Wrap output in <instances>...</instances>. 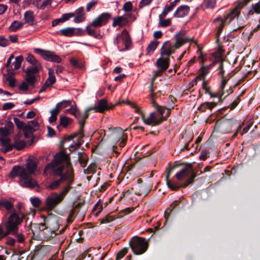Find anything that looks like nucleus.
<instances>
[{"instance_id":"nucleus-51","label":"nucleus","mask_w":260,"mask_h":260,"mask_svg":"<svg viewBox=\"0 0 260 260\" xmlns=\"http://www.w3.org/2000/svg\"><path fill=\"white\" fill-rule=\"evenodd\" d=\"M71 104V101L63 100L60 102L58 103L56 105L59 108L60 110L63 109L70 105Z\"/></svg>"},{"instance_id":"nucleus-33","label":"nucleus","mask_w":260,"mask_h":260,"mask_svg":"<svg viewBox=\"0 0 260 260\" xmlns=\"http://www.w3.org/2000/svg\"><path fill=\"white\" fill-rule=\"evenodd\" d=\"M92 26H90L89 25L86 26L85 31L87 32V34L90 36L94 37L96 39H102L103 38V36L100 32H96L95 29L91 28Z\"/></svg>"},{"instance_id":"nucleus-4","label":"nucleus","mask_w":260,"mask_h":260,"mask_svg":"<svg viewBox=\"0 0 260 260\" xmlns=\"http://www.w3.org/2000/svg\"><path fill=\"white\" fill-rule=\"evenodd\" d=\"M237 127L240 129L242 126L240 123L235 119L221 118L216 122L214 129L217 133L224 134L230 133L233 128H236Z\"/></svg>"},{"instance_id":"nucleus-2","label":"nucleus","mask_w":260,"mask_h":260,"mask_svg":"<svg viewBox=\"0 0 260 260\" xmlns=\"http://www.w3.org/2000/svg\"><path fill=\"white\" fill-rule=\"evenodd\" d=\"M73 169L70 156L66 153L60 152L54 156L53 160L45 168L44 173L47 171H52L55 175L70 171Z\"/></svg>"},{"instance_id":"nucleus-25","label":"nucleus","mask_w":260,"mask_h":260,"mask_svg":"<svg viewBox=\"0 0 260 260\" xmlns=\"http://www.w3.org/2000/svg\"><path fill=\"white\" fill-rule=\"evenodd\" d=\"M138 190L136 191L135 193L138 196H144L145 197L151 190V186L149 183H145L142 184L138 185Z\"/></svg>"},{"instance_id":"nucleus-18","label":"nucleus","mask_w":260,"mask_h":260,"mask_svg":"<svg viewBox=\"0 0 260 260\" xmlns=\"http://www.w3.org/2000/svg\"><path fill=\"white\" fill-rule=\"evenodd\" d=\"M111 17V14L108 12L103 13L94 19L89 25L95 28L100 27L106 24Z\"/></svg>"},{"instance_id":"nucleus-23","label":"nucleus","mask_w":260,"mask_h":260,"mask_svg":"<svg viewBox=\"0 0 260 260\" xmlns=\"http://www.w3.org/2000/svg\"><path fill=\"white\" fill-rule=\"evenodd\" d=\"M120 103H117L115 105H112L111 106H109L108 104V102L107 100L105 99H101L98 102V104L97 106L92 107L94 108V110L96 112L103 113L105 111L109 110L110 109H112L115 106L119 105Z\"/></svg>"},{"instance_id":"nucleus-37","label":"nucleus","mask_w":260,"mask_h":260,"mask_svg":"<svg viewBox=\"0 0 260 260\" xmlns=\"http://www.w3.org/2000/svg\"><path fill=\"white\" fill-rule=\"evenodd\" d=\"M78 137V143H76V145L78 147H79L81 144L82 143L80 142V140L84 137V134L83 133L82 135H81L79 134V131L77 133H75L74 134H72L70 136H67L64 137V141H69L77 137Z\"/></svg>"},{"instance_id":"nucleus-41","label":"nucleus","mask_w":260,"mask_h":260,"mask_svg":"<svg viewBox=\"0 0 260 260\" xmlns=\"http://www.w3.org/2000/svg\"><path fill=\"white\" fill-rule=\"evenodd\" d=\"M209 82L208 80H205L203 81L202 83V88L205 90V93L206 94H208L211 98H214L215 95H214V93H213L211 91V87L208 86Z\"/></svg>"},{"instance_id":"nucleus-54","label":"nucleus","mask_w":260,"mask_h":260,"mask_svg":"<svg viewBox=\"0 0 260 260\" xmlns=\"http://www.w3.org/2000/svg\"><path fill=\"white\" fill-rule=\"evenodd\" d=\"M224 93V91L221 90H219L218 92L214 93V95H215L216 96H215L214 98H218V102H217V104L219 103H222L224 99H222V96H223Z\"/></svg>"},{"instance_id":"nucleus-50","label":"nucleus","mask_w":260,"mask_h":260,"mask_svg":"<svg viewBox=\"0 0 260 260\" xmlns=\"http://www.w3.org/2000/svg\"><path fill=\"white\" fill-rule=\"evenodd\" d=\"M26 60L32 65L41 64L31 54H29L26 58Z\"/></svg>"},{"instance_id":"nucleus-31","label":"nucleus","mask_w":260,"mask_h":260,"mask_svg":"<svg viewBox=\"0 0 260 260\" xmlns=\"http://www.w3.org/2000/svg\"><path fill=\"white\" fill-rule=\"evenodd\" d=\"M73 120L65 116H60L59 118V125L57 126V129L60 131V126L67 127L69 125L72 123Z\"/></svg>"},{"instance_id":"nucleus-58","label":"nucleus","mask_w":260,"mask_h":260,"mask_svg":"<svg viewBox=\"0 0 260 260\" xmlns=\"http://www.w3.org/2000/svg\"><path fill=\"white\" fill-rule=\"evenodd\" d=\"M159 21V25L163 27H166L168 26H169L171 23V19H162L161 20Z\"/></svg>"},{"instance_id":"nucleus-8","label":"nucleus","mask_w":260,"mask_h":260,"mask_svg":"<svg viewBox=\"0 0 260 260\" xmlns=\"http://www.w3.org/2000/svg\"><path fill=\"white\" fill-rule=\"evenodd\" d=\"M249 0H243L239 2L226 15L225 17V21L230 23L236 17H239L240 15L242 9L247 4Z\"/></svg>"},{"instance_id":"nucleus-13","label":"nucleus","mask_w":260,"mask_h":260,"mask_svg":"<svg viewBox=\"0 0 260 260\" xmlns=\"http://www.w3.org/2000/svg\"><path fill=\"white\" fill-rule=\"evenodd\" d=\"M122 39L123 43L124 45V49H119L120 51H123L124 50H129L131 48L132 40L131 37L126 29H124L121 34H118L114 40V43L115 45H118L120 39Z\"/></svg>"},{"instance_id":"nucleus-3","label":"nucleus","mask_w":260,"mask_h":260,"mask_svg":"<svg viewBox=\"0 0 260 260\" xmlns=\"http://www.w3.org/2000/svg\"><path fill=\"white\" fill-rule=\"evenodd\" d=\"M24 217L25 215L21 212L19 213L15 209H14L8 217V221L5 222V225L7 231L4 236H7L9 234H17L18 226L21 224Z\"/></svg>"},{"instance_id":"nucleus-32","label":"nucleus","mask_w":260,"mask_h":260,"mask_svg":"<svg viewBox=\"0 0 260 260\" xmlns=\"http://www.w3.org/2000/svg\"><path fill=\"white\" fill-rule=\"evenodd\" d=\"M24 20L25 23H28L30 25H32L35 21L34 12L32 11H27L24 14Z\"/></svg>"},{"instance_id":"nucleus-10","label":"nucleus","mask_w":260,"mask_h":260,"mask_svg":"<svg viewBox=\"0 0 260 260\" xmlns=\"http://www.w3.org/2000/svg\"><path fill=\"white\" fill-rule=\"evenodd\" d=\"M151 104L154 108L156 109L157 111L159 113L160 116L156 117L158 118H162V122L164 120V114L165 111V110H167V114L166 116L168 117L170 115L171 113V109L174 108L173 105L174 104V103L173 102L172 100H171V102L172 103V105L170 106L171 108H168L164 106H160L158 105L155 102V101L154 99V93H153V90L152 89H151Z\"/></svg>"},{"instance_id":"nucleus-40","label":"nucleus","mask_w":260,"mask_h":260,"mask_svg":"<svg viewBox=\"0 0 260 260\" xmlns=\"http://www.w3.org/2000/svg\"><path fill=\"white\" fill-rule=\"evenodd\" d=\"M49 77L45 82L47 83L49 86L53 85L56 81V78L54 75V70L52 69H49Z\"/></svg>"},{"instance_id":"nucleus-19","label":"nucleus","mask_w":260,"mask_h":260,"mask_svg":"<svg viewBox=\"0 0 260 260\" xmlns=\"http://www.w3.org/2000/svg\"><path fill=\"white\" fill-rule=\"evenodd\" d=\"M186 31L181 30L175 35L174 39L175 43L173 45L175 49H179L185 43L192 41L191 39L184 37Z\"/></svg>"},{"instance_id":"nucleus-48","label":"nucleus","mask_w":260,"mask_h":260,"mask_svg":"<svg viewBox=\"0 0 260 260\" xmlns=\"http://www.w3.org/2000/svg\"><path fill=\"white\" fill-rule=\"evenodd\" d=\"M14 122H15L17 127L19 129H23L25 124L21 120H20L19 118L17 117H14L13 118Z\"/></svg>"},{"instance_id":"nucleus-36","label":"nucleus","mask_w":260,"mask_h":260,"mask_svg":"<svg viewBox=\"0 0 260 260\" xmlns=\"http://www.w3.org/2000/svg\"><path fill=\"white\" fill-rule=\"evenodd\" d=\"M159 42L156 40H153L150 42V43L148 44L147 48H146V55H151L152 54L153 52L157 48Z\"/></svg>"},{"instance_id":"nucleus-57","label":"nucleus","mask_w":260,"mask_h":260,"mask_svg":"<svg viewBox=\"0 0 260 260\" xmlns=\"http://www.w3.org/2000/svg\"><path fill=\"white\" fill-rule=\"evenodd\" d=\"M199 72L201 73L200 75H199L198 76L199 78L203 80V81H205L206 80V76L208 74L209 71L207 69H204L201 70V68L199 69Z\"/></svg>"},{"instance_id":"nucleus-47","label":"nucleus","mask_w":260,"mask_h":260,"mask_svg":"<svg viewBox=\"0 0 260 260\" xmlns=\"http://www.w3.org/2000/svg\"><path fill=\"white\" fill-rule=\"evenodd\" d=\"M128 248L125 247L121 249L116 254L115 260H120L127 253Z\"/></svg>"},{"instance_id":"nucleus-28","label":"nucleus","mask_w":260,"mask_h":260,"mask_svg":"<svg viewBox=\"0 0 260 260\" xmlns=\"http://www.w3.org/2000/svg\"><path fill=\"white\" fill-rule=\"evenodd\" d=\"M155 65L160 69L165 71L169 67L170 58L168 57L165 58L161 57L157 59Z\"/></svg>"},{"instance_id":"nucleus-15","label":"nucleus","mask_w":260,"mask_h":260,"mask_svg":"<svg viewBox=\"0 0 260 260\" xmlns=\"http://www.w3.org/2000/svg\"><path fill=\"white\" fill-rule=\"evenodd\" d=\"M45 173H49L55 178L59 177L58 179L52 181L48 186L49 188L53 190L57 188L61 183L66 181L68 178V176L69 174V171H67L65 173H61L60 175H55L52 171H47Z\"/></svg>"},{"instance_id":"nucleus-5","label":"nucleus","mask_w":260,"mask_h":260,"mask_svg":"<svg viewBox=\"0 0 260 260\" xmlns=\"http://www.w3.org/2000/svg\"><path fill=\"white\" fill-rule=\"evenodd\" d=\"M175 176L178 180H182L185 177L190 176L185 183L181 185H179L180 188H186L188 185L193 182L197 175L193 173L191 165L188 164L182 168L179 172H177Z\"/></svg>"},{"instance_id":"nucleus-42","label":"nucleus","mask_w":260,"mask_h":260,"mask_svg":"<svg viewBox=\"0 0 260 260\" xmlns=\"http://www.w3.org/2000/svg\"><path fill=\"white\" fill-rule=\"evenodd\" d=\"M24 23L18 21H14L9 27V29L14 32H16L20 29L22 28Z\"/></svg>"},{"instance_id":"nucleus-38","label":"nucleus","mask_w":260,"mask_h":260,"mask_svg":"<svg viewBox=\"0 0 260 260\" xmlns=\"http://www.w3.org/2000/svg\"><path fill=\"white\" fill-rule=\"evenodd\" d=\"M13 144V148H16L18 150L23 149L25 146V142L23 140H19L18 136L14 138V143Z\"/></svg>"},{"instance_id":"nucleus-34","label":"nucleus","mask_w":260,"mask_h":260,"mask_svg":"<svg viewBox=\"0 0 260 260\" xmlns=\"http://www.w3.org/2000/svg\"><path fill=\"white\" fill-rule=\"evenodd\" d=\"M217 105V103L215 102H205L202 103L198 108V110L202 111L205 112L207 109L212 110Z\"/></svg>"},{"instance_id":"nucleus-6","label":"nucleus","mask_w":260,"mask_h":260,"mask_svg":"<svg viewBox=\"0 0 260 260\" xmlns=\"http://www.w3.org/2000/svg\"><path fill=\"white\" fill-rule=\"evenodd\" d=\"M129 245L136 255L145 253L148 247V243L146 239L138 237L132 238L129 242Z\"/></svg>"},{"instance_id":"nucleus-60","label":"nucleus","mask_w":260,"mask_h":260,"mask_svg":"<svg viewBox=\"0 0 260 260\" xmlns=\"http://www.w3.org/2000/svg\"><path fill=\"white\" fill-rule=\"evenodd\" d=\"M9 45V42L7 39L3 36H0V46L5 47Z\"/></svg>"},{"instance_id":"nucleus-49","label":"nucleus","mask_w":260,"mask_h":260,"mask_svg":"<svg viewBox=\"0 0 260 260\" xmlns=\"http://www.w3.org/2000/svg\"><path fill=\"white\" fill-rule=\"evenodd\" d=\"M27 76L26 78V82L30 85L34 86L37 81L36 77L34 75L26 74Z\"/></svg>"},{"instance_id":"nucleus-9","label":"nucleus","mask_w":260,"mask_h":260,"mask_svg":"<svg viewBox=\"0 0 260 260\" xmlns=\"http://www.w3.org/2000/svg\"><path fill=\"white\" fill-rule=\"evenodd\" d=\"M35 51L36 53L40 54L41 57L45 60L55 63H60L61 58L53 52L44 50L39 48H35Z\"/></svg>"},{"instance_id":"nucleus-29","label":"nucleus","mask_w":260,"mask_h":260,"mask_svg":"<svg viewBox=\"0 0 260 260\" xmlns=\"http://www.w3.org/2000/svg\"><path fill=\"white\" fill-rule=\"evenodd\" d=\"M2 208H5L8 211L13 212L14 209L13 203L5 198L0 199V209Z\"/></svg>"},{"instance_id":"nucleus-35","label":"nucleus","mask_w":260,"mask_h":260,"mask_svg":"<svg viewBox=\"0 0 260 260\" xmlns=\"http://www.w3.org/2000/svg\"><path fill=\"white\" fill-rule=\"evenodd\" d=\"M75 29L74 27H66L57 31V34L65 37H72L74 35Z\"/></svg>"},{"instance_id":"nucleus-43","label":"nucleus","mask_w":260,"mask_h":260,"mask_svg":"<svg viewBox=\"0 0 260 260\" xmlns=\"http://www.w3.org/2000/svg\"><path fill=\"white\" fill-rule=\"evenodd\" d=\"M81 203H78L75 205L70 211L69 218H68V220L70 222H72L73 221V219L74 218V216L76 213V210L79 208L81 206Z\"/></svg>"},{"instance_id":"nucleus-14","label":"nucleus","mask_w":260,"mask_h":260,"mask_svg":"<svg viewBox=\"0 0 260 260\" xmlns=\"http://www.w3.org/2000/svg\"><path fill=\"white\" fill-rule=\"evenodd\" d=\"M60 219L59 216L51 214L44 219V223L47 225V227L55 232L58 231Z\"/></svg>"},{"instance_id":"nucleus-12","label":"nucleus","mask_w":260,"mask_h":260,"mask_svg":"<svg viewBox=\"0 0 260 260\" xmlns=\"http://www.w3.org/2000/svg\"><path fill=\"white\" fill-rule=\"evenodd\" d=\"M68 179L66 180V184L63 186L61 189L58 196L60 197L62 201L63 200L66 195L69 193L70 190L72 188V184L74 181V170L72 169L69 171V174L68 176Z\"/></svg>"},{"instance_id":"nucleus-24","label":"nucleus","mask_w":260,"mask_h":260,"mask_svg":"<svg viewBox=\"0 0 260 260\" xmlns=\"http://www.w3.org/2000/svg\"><path fill=\"white\" fill-rule=\"evenodd\" d=\"M73 14H74V22L75 23H79L82 22L86 19L85 13L84 11L83 7L77 9Z\"/></svg>"},{"instance_id":"nucleus-52","label":"nucleus","mask_w":260,"mask_h":260,"mask_svg":"<svg viewBox=\"0 0 260 260\" xmlns=\"http://www.w3.org/2000/svg\"><path fill=\"white\" fill-rule=\"evenodd\" d=\"M216 3V0H204V5L206 8H213Z\"/></svg>"},{"instance_id":"nucleus-20","label":"nucleus","mask_w":260,"mask_h":260,"mask_svg":"<svg viewBox=\"0 0 260 260\" xmlns=\"http://www.w3.org/2000/svg\"><path fill=\"white\" fill-rule=\"evenodd\" d=\"M68 111H72L71 113L78 120V123L80 125L79 134L82 135L84 125L85 124V121L83 120L82 113L77 108H73V106H71L70 109L67 110Z\"/></svg>"},{"instance_id":"nucleus-56","label":"nucleus","mask_w":260,"mask_h":260,"mask_svg":"<svg viewBox=\"0 0 260 260\" xmlns=\"http://www.w3.org/2000/svg\"><path fill=\"white\" fill-rule=\"evenodd\" d=\"M30 202L32 205L35 208L39 207L41 202L40 199L38 197L31 198Z\"/></svg>"},{"instance_id":"nucleus-64","label":"nucleus","mask_w":260,"mask_h":260,"mask_svg":"<svg viewBox=\"0 0 260 260\" xmlns=\"http://www.w3.org/2000/svg\"><path fill=\"white\" fill-rule=\"evenodd\" d=\"M253 10L255 13L258 14L260 13V1L255 4L252 5Z\"/></svg>"},{"instance_id":"nucleus-26","label":"nucleus","mask_w":260,"mask_h":260,"mask_svg":"<svg viewBox=\"0 0 260 260\" xmlns=\"http://www.w3.org/2000/svg\"><path fill=\"white\" fill-rule=\"evenodd\" d=\"M190 10V8L187 5H182L179 7L173 16L176 18H182L188 15Z\"/></svg>"},{"instance_id":"nucleus-1","label":"nucleus","mask_w":260,"mask_h":260,"mask_svg":"<svg viewBox=\"0 0 260 260\" xmlns=\"http://www.w3.org/2000/svg\"><path fill=\"white\" fill-rule=\"evenodd\" d=\"M37 169V162L34 157H29L26 161L25 167L19 165L14 166L11 171L9 177L14 179L19 177V184L23 187L34 188L37 186L36 181L31 177Z\"/></svg>"},{"instance_id":"nucleus-61","label":"nucleus","mask_w":260,"mask_h":260,"mask_svg":"<svg viewBox=\"0 0 260 260\" xmlns=\"http://www.w3.org/2000/svg\"><path fill=\"white\" fill-rule=\"evenodd\" d=\"M94 108L92 107H90L87 108L84 113H82L83 115V120L85 121V120L88 118L89 115V112L94 110Z\"/></svg>"},{"instance_id":"nucleus-22","label":"nucleus","mask_w":260,"mask_h":260,"mask_svg":"<svg viewBox=\"0 0 260 260\" xmlns=\"http://www.w3.org/2000/svg\"><path fill=\"white\" fill-rule=\"evenodd\" d=\"M133 15L131 13L126 14L123 16H118L113 19L112 26L116 27L118 25L119 27H123L128 23V19L132 17Z\"/></svg>"},{"instance_id":"nucleus-27","label":"nucleus","mask_w":260,"mask_h":260,"mask_svg":"<svg viewBox=\"0 0 260 260\" xmlns=\"http://www.w3.org/2000/svg\"><path fill=\"white\" fill-rule=\"evenodd\" d=\"M173 169L174 167H170L167 169L166 181L167 186L169 188L171 189L172 190L177 191L180 189V186L176 183H172L169 180L170 176Z\"/></svg>"},{"instance_id":"nucleus-7","label":"nucleus","mask_w":260,"mask_h":260,"mask_svg":"<svg viewBox=\"0 0 260 260\" xmlns=\"http://www.w3.org/2000/svg\"><path fill=\"white\" fill-rule=\"evenodd\" d=\"M125 103L127 105H131L135 109L136 112L141 115V118L145 124L156 126L162 123V118H158L156 117L155 113L151 112L147 118H145V114L135 104L132 103L129 101L126 102Z\"/></svg>"},{"instance_id":"nucleus-55","label":"nucleus","mask_w":260,"mask_h":260,"mask_svg":"<svg viewBox=\"0 0 260 260\" xmlns=\"http://www.w3.org/2000/svg\"><path fill=\"white\" fill-rule=\"evenodd\" d=\"M132 3L128 1L124 4L122 10L126 12H129L132 11Z\"/></svg>"},{"instance_id":"nucleus-62","label":"nucleus","mask_w":260,"mask_h":260,"mask_svg":"<svg viewBox=\"0 0 260 260\" xmlns=\"http://www.w3.org/2000/svg\"><path fill=\"white\" fill-rule=\"evenodd\" d=\"M97 2L94 0H92L91 2L88 3L86 5V11L89 12L91 10L93 9Z\"/></svg>"},{"instance_id":"nucleus-30","label":"nucleus","mask_w":260,"mask_h":260,"mask_svg":"<svg viewBox=\"0 0 260 260\" xmlns=\"http://www.w3.org/2000/svg\"><path fill=\"white\" fill-rule=\"evenodd\" d=\"M171 47V42L170 41H167L164 42L160 49V55L161 56H169L171 55V52L170 51L169 48Z\"/></svg>"},{"instance_id":"nucleus-11","label":"nucleus","mask_w":260,"mask_h":260,"mask_svg":"<svg viewBox=\"0 0 260 260\" xmlns=\"http://www.w3.org/2000/svg\"><path fill=\"white\" fill-rule=\"evenodd\" d=\"M51 250V246L45 245H38L35 246L33 251L31 252L32 258L37 259L43 258Z\"/></svg>"},{"instance_id":"nucleus-39","label":"nucleus","mask_w":260,"mask_h":260,"mask_svg":"<svg viewBox=\"0 0 260 260\" xmlns=\"http://www.w3.org/2000/svg\"><path fill=\"white\" fill-rule=\"evenodd\" d=\"M41 69V64H35L30 68H27L25 73L26 74L33 75L38 73Z\"/></svg>"},{"instance_id":"nucleus-16","label":"nucleus","mask_w":260,"mask_h":260,"mask_svg":"<svg viewBox=\"0 0 260 260\" xmlns=\"http://www.w3.org/2000/svg\"><path fill=\"white\" fill-rule=\"evenodd\" d=\"M62 201L57 193L53 192L46 198L45 204L47 209L52 211Z\"/></svg>"},{"instance_id":"nucleus-44","label":"nucleus","mask_w":260,"mask_h":260,"mask_svg":"<svg viewBox=\"0 0 260 260\" xmlns=\"http://www.w3.org/2000/svg\"><path fill=\"white\" fill-rule=\"evenodd\" d=\"M78 159L81 167L83 168L85 167L88 161V158L86 155L85 154L80 153Z\"/></svg>"},{"instance_id":"nucleus-53","label":"nucleus","mask_w":260,"mask_h":260,"mask_svg":"<svg viewBox=\"0 0 260 260\" xmlns=\"http://www.w3.org/2000/svg\"><path fill=\"white\" fill-rule=\"evenodd\" d=\"M70 63L74 68L81 69L83 67L82 63L79 62L78 60L73 57L70 59Z\"/></svg>"},{"instance_id":"nucleus-59","label":"nucleus","mask_w":260,"mask_h":260,"mask_svg":"<svg viewBox=\"0 0 260 260\" xmlns=\"http://www.w3.org/2000/svg\"><path fill=\"white\" fill-rule=\"evenodd\" d=\"M23 130L24 131L28 132L29 134H32L35 131H37V128L33 127L30 123H28L27 125H25Z\"/></svg>"},{"instance_id":"nucleus-45","label":"nucleus","mask_w":260,"mask_h":260,"mask_svg":"<svg viewBox=\"0 0 260 260\" xmlns=\"http://www.w3.org/2000/svg\"><path fill=\"white\" fill-rule=\"evenodd\" d=\"M120 133L119 134H118V136L117 137V138H118L120 139H121V141H120L119 143V146L122 148H123L124 146H125V144L126 143V138H123V136L124 135V133H123V131H122V129H120Z\"/></svg>"},{"instance_id":"nucleus-21","label":"nucleus","mask_w":260,"mask_h":260,"mask_svg":"<svg viewBox=\"0 0 260 260\" xmlns=\"http://www.w3.org/2000/svg\"><path fill=\"white\" fill-rule=\"evenodd\" d=\"M185 205V201L182 198H179L178 200L174 201L171 205V209L168 208L165 212V217L166 219H168L170 214L175 209H181L183 208Z\"/></svg>"},{"instance_id":"nucleus-17","label":"nucleus","mask_w":260,"mask_h":260,"mask_svg":"<svg viewBox=\"0 0 260 260\" xmlns=\"http://www.w3.org/2000/svg\"><path fill=\"white\" fill-rule=\"evenodd\" d=\"M38 226L39 237L40 240L48 241L56 236L55 232L47 227L45 223H41Z\"/></svg>"},{"instance_id":"nucleus-46","label":"nucleus","mask_w":260,"mask_h":260,"mask_svg":"<svg viewBox=\"0 0 260 260\" xmlns=\"http://www.w3.org/2000/svg\"><path fill=\"white\" fill-rule=\"evenodd\" d=\"M23 60V57L22 55L16 57L15 61L13 63L14 65V70H17L20 68L21 63Z\"/></svg>"},{"instance_id":"nucleus-63","label":"nucleus","mask_w":260,"mask_h":260,"mask_svg":"<svg viewBox=\"0 0 260 260\" xmlns=\"http://www.w3.org/2000/svg\"><path fill=\"white\" fill-rule=\"evenodd\" d=\"M103 210V206L102 205L100 204L99 203H97L94 206L93 210L97 211L95 213V215L96 216H98L99 214L101 213V212Z\"/></svg>"}]
</instances>
